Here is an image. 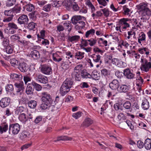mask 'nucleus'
<instances>
[{"label": "nucleus", "mask_w": 151, "mask_h": 151, "mask_svg": "<svg viewBox=\"0 0 151 151\" xmlns=\"http://www.w3.org/2000/svg\"><path fill=\"white\" fill-rule=\"evenodd\" d=\"M111 62L113 64H115L118 67H120L121 66L120 65L121 63H122V61L116 58H114L111 60Z\"/></svg>", "instance_id": "a19ab883"}, {"label": "nucleus", "mask_w": 151, "mask_h": 151, "mask_svg": "<svg viewBox=\"0 0 151 151\" xmlns=\"http://www.w3.org/2000/svg\"><path fill=\"white\" fill-rule=\"evenodd\" d=\"M26 10L27 11L31 12L34 11L35 10V6L31 4H28L26 5Z\"/></svg>", "instance_id": "864d4df0"}, {"label": "nucleus", "mask_w": 151, "mask_h": 151, "mask_svg": "<svg viewBox=\"0 0 151 151\" xmlns=\"http://www.w3.org/2000/svg\"><path fill=\"white\" fill-rule=\"evenodd\" d=\"M36 80L37 81L41 83L46 84L48 82L47 78L42 74L37 75Z\"/></svg>", "instance_id": "ddd939ff"}, {"label": "nucleus", "mask_w": 151, "mask_h": 151, "mask_svg": "<svg viewBox=\"0 0 151 151\" xmlns=\"http://www.w3.org/2000/svg\"><path fill=\"white\" fill-rule=\"evenodd\" d=\"M86 4L91 9V13H93L95 11V8L94 6L92 4L90 0H86Z\"/></svg>", "instance_id": "4c0bfd02"}, {"label": "nucleus", "mask_w": 151, "mask_h": 151, "mask_svg": "<svg viewBox=\"0 0 151 151\" xmlns=\"http://www.w3.org/2000/svg\"><path fill=\"white\" fill-rule=\"evenodd\" d=\"M101 73L102 76H104L106 79L109 78L110 76V71L106 69H103L101 70Z\"/></svg>", "instance_id": "c756f323"}, {"label": "nucleus", "mask_w": 151, "mask_h": 151, "mask_svg": "<svg viewBox=\"0 0 151 151\" xmlns=\"http://www.w3.org/2000/svg\"><path fill=\"white\" fill-rule=\"evenodd\" d=\"M84 52H81L80 51H77L75 53L74 58L77 60H81L84 57Z\"/></svg>", "instance_id": "5701e85b"}, {"label": "nucleus", "mask_w": 151, "mask_h": 151, "mask_svg": "<svg viewBox=\"0 0 151 151\" xmlns=\"http://www.w3.org/2000/svg\"><path fill=\"white\" fill-rule=\"evenodd\" d=\"M30 55L32 57L35 59H37L40 57L39 53L36 50H35L32 51L30 53Z\"/></svg>", "instance_id": "72a5a7b5"}, {"label": "nucleus", "mask_w": 151, "mask_h": 151, "mask_svg": "<svg viewBox=\"0 0 151 151\" xmlns=\"http://www.w3.org/2000/svg\"><path fill=\"white\" fill-rule=\"evenodd\" d=\"M146 40V35L143 32H141L139 35L138 39V42L141 44L142 41H145Z\"/></svg>", "instance_id": "c9c22d12"}, {"label": "nucleus", "mask_w": 151, "mask_h": 151, "mask_svg": "<svg viewBox=\"0 0 151 151\" xmlns=\"http://www.w3.org/2000/svg\"><path fill=\"white\" fill-rule=\"evenodd\" d=\"M29 106L32 109L35 108L36 106L37 102L34 100H31L28 102Z\"/></svg>", "instance_id": "09e8293b"}, {"label": "nucleus", "mask_w": 151, "mask_h": 151, "mask_svg": "<svg viewBox=\"0 0 151 151\" xmlns=\"http://www.w3.org/2000/svg\"><path fill=\"white\" fill-rule=\"evenodd\" d=\"M101 56L99 54H94L92 56V58L94 62L96 63L99 62L100 63H101Z\"/></svg>", "instance_id": "473e14b6"}, {"label": "nucleus", "mask_w": 151, "mask_h": 151, "mask_svg": "<svg viewBox=\"0 0 151 151\" xmlns=\"http://www.w3.org/2000/svg\"><path fill=\"white\" fill-rule=\"evenodd\" d=\"M10 62L12 65L14 67L17 66L18 64V61L15 58L11 59Z\"/></svg>", "instance_id": "e2e57ef3"}, {"label": "nucleus", "mask_w": 151, "mask_h": 151, "mask_svg": "<svg viewBox=\"0 0 151 151\" xmlns=\"http://www.w3.org/2000/svg\"><path fill=\"white\" fill-rule=\"evenodd\" d=\"M19 119L20 121L23 123H25L27 120V118L24 113L20 114L19 116Z\"/></svg>", "instance_id": "ea45409f"}, {"label": "nucleus", "mask_w": 151, "mask_h": 151, "mask_svg": "<svg viewBox=\"0 0 151 151\" xmlns=\"http://www.w3.org/2000/svg\"><path fill=\"white\" fill-rule=\"evenodd\" d=\"M14 85L16 88L15 94L20 97L22 94L24 89V84L23 82L19 83H15Z\"/></svg>", "instance_id": "20e7f679"}, {"label": "nucleus", "mask_w": 151, "mask_h": 151, "mask_svg": "<svg viewBox=\"0 0 151 151\" xmlns=\"http://www.w3.org/2000/svg\"><path fill=\"white\" fill-rule=\"evenodd\" d=\"M119 83L118 80L114 79L109 84V87L112 90L118 89L119 87Z\"/></svg>", "instance_id": "4468645a"}, {"label": "nucleus", "mask_w": 151, "mask_h": 151, "mask_svg": "<svg viewBox=\"0 0 151 151\" xmlns=\"http://www.w3.org/2000/svg\"><path fill=\"white\" fill-rule=\"evenodd\" d=\"M80 37V36L78 35H75L72 36H69L68 37V40L70 42L73 43L78 41Z\"/></svg>", "instance_id": "bb28decb"}, {"label": "nucleus", "mask_w": 151, "mask_h": 151, "mask_svg": "<svg viewBox=\"0 0 151 151\" xmlns=\"http://www.w3.org/2000/svg\"><path fill=\"white\" fill-rule=\"evenodd\" d=\"M73 83V81L71 78H67L63 82V85L70 89Z\"/></svg>", "instance_id": "f3484780"}, {"label": "nucleus", "mask_w": 151, "mask_h": 151, "mask_svg": "<svg viewBox=\"0 0 151 151\" xmlns=\"http://www.w3.org/2000/svg\"><path fill=\"white\" fill-rule=\"evenodd\" d=\"M131 23L134 26V27L137 29H141L140 26L143 25V20H140L139 19H131Z\"/></svg>", "instance_id": "9d476101"}, {"label": "nucleus", "mask_w": 151, "mask_h": 151, "mask_svg": "<svg viewBox=\"0 0 151 151\" xmlns=\"http://www.w3.org/2000/svg\"><path fill=\"white\" fill-rule=\"evenodd\" d=\"M88 44L91 47L93 46L96 45L97 43V40L93 38H91L90 39L88 40Z\"/></svg>", "instance_id": "603ef678"}, {"label": "nucleus", "mask_w": 151, "mask_h": 151, "mask_svg": "<svg viewBox=\"0 0 151 151\" xmlns=\"http://www.w3.org/2000/svg\"><path fill=\"white\" fill-rule=\"evenodd\" d=\"M10 102V99L9 97H4L1 99L0 101V106L4 108L9 106Z\"/></svg>", "instance_id": "9b49d317"}, {"label": "nucleus", "mask_w": 151, "mask_h": 151, "mask_svg": "<svg viewBox=\"0 0 151 151\" xmlns=\"http://www.w3.org/2000/svg\"><path fill=\"white\" fill-rule=\"evenodd\" d=\"M102 10L101 9L99 11L96 12L95 13L94 12L92 14L91 16L93 18V19H97L99 17H101L103 16V13L101 12Z\"/></svg>", "instance_id": "2f4dec72"}, {"label": "nucleus", "mask_w": 151, "mask_h": 151, "mask_svg": "<svg viewBox=\"0 0 151 151\" xmlns=\"http://www.w3.org/2000/svg\"><path fill=\"white\" fill-rule=\"evenodd\" d=\"M72 139V138H71L67 136H60L58 137L57 139L56 140H55L54 142H56L60 140H71Z\"/></svg>", "instance_id": "79ce46f5"}, {"label": "nucleus", "mask_w": 151, "mask_h": 151, "mask_svg": "<svg viewBox=\"0 0 151 151\" xmlns=\"http://www.w3.org/2000/svg\"><path fill=\"white\" fill-rule=\"evenodd\" d=\"M36 24L35 23L33 22H31L28 24L27 26V28L29 31L32 30L34 31L36 29Z\"/></svg>", "instance_id": "7c9ffc66"}, {"label": "nucleus", "mask_w": 151, "mask_h": 151, "mask_svg": "<svg viewBox=\"0 0 151 151\" xmlns=\"http://www.w3.org/2000/svg\"><path fill=\"white\" fill-rule=\"evenodd\" d=\"M149 101L147 99H145L142 100V108L145 110L148 109L149 107Z\"/></svg>", "instance_id": "412c9836"}, {"label": "nucleus", "mask_w": 151, "mask_h": 151, "mask_svg": "<svg viewBox=\"0 0 151 151\" xmlns=\"http://www.w3.org/2000/svg\"><path fill=\"white\" fill-rule=\"evenodd\" d=\"M70 89L67 88L65 86L62 84L60 88V93L62 96H64L69 91Z\"/></svg>", "instance_id": "6ab92c4d"}, {"label": "nucleus", "mask_w": 151, "mask_h": 151, "mask_svg": "<svg viewBox=\"0 0 151 151\" xmlns=\"http://www.w3.org/2000/svg\"><path fill=\"white\" fill-rule=\"evenodd\" d=\"M80 72L73 71L71 73V76L73 78H74L76 80L80 81L81 79L80 75Z\"/></svg>", "instance_id": "aec40b11"}, {"label": "nucleus", "mask_w": 151, "mask_h": 151, "mask_svg": "<svg viewBox=\"0 0 151 151\" xmlns=\"http://www.w3.org/2000/svg\"><path fill=\"white\" fill-rule=\"evenodd\" d=\"M81 19V16H75L72 17L71 21L73 24H77L79 20H80Z\"/></svg>", "instance_id": "a878e982"}, {"label": "nucleus", "mask_w": 151, "mask_h": 151, "mask_svg": "<svg viewBox=\"0 0 151 151\" xmlns=\"http://www.w3.org/2000/svg\"><path fill=\"white\" fill-rule=\"evenodd\" d=\"M2 41V45L3 46L4 48L7 47L9 45V38L7 37H4L1 40Z\"/></svg>", "instance_id": "cd10ccee"}, {"label": "nucleus", "mask_w": 151, "mask_h": 151, "mask_svg": "<svg viewBox=\"0 0 151 151\" xmlns=\"http://www.w3.org/2000/svg\"><path fill=\"white\" fill-rule=\"evenodd\" d=\"M141 62L142 64L140 68L142 70L147 72L151 68V63L146 59L141 58Z\"/></svg>", "instance_id": "f03ea898"}, {"label": "nucleus", "mask_w": 151, "mask_h": 151, "mask_svg": "<svg viewBox=\"0 0 151 151\" xmlns=\"http://www.w3.org/2000/svg\"><path fill=\"white\" fill-rule=\"evenodd\" d=\"M8 126L6 122L2 124L0 126V132L2 134L3 132H6L8 129Z\"/></svg>", "instance_id": "4be33fe9"}, {"label": "nucleus", "mask_w": 151, "mask_h": 151, "mask_svg": "<svg viewBox=\"0 0 151 151\" xmlns=\"http://www.w3.org/2000/svg\"><path fill=\"white\" fill-rule=\"evenodd\" d=\"M21 9V6L19 5H16L12 9V11L14 13L19 12Z\"/></svg>", "instance_id": "6e6d98bb"}, {"label": "nucleus", "mask_w": 151, "mask_h": 151, "mask_svg": "<svg viewBox=\"0 0 151 151\" xmlns=\"http://www.w3.org/2000/svg\"><path fill=\"white\" fill-rule=\"evenodd\" d=\"M121 123L125 126L127 125L128 127H129L131 130H133L134 129V126L132 124L131 122L129 120H127L126 122H122Z\"/></svg>", "instance_id": "4d7b16f0"}, {"label": "nucleus", "mask_w": 151, "mask_h": 151, "mask_svg": "<svg viewBox=\"0 0 151 151\" xmlns=\"http://www.w3.org/2000/svg\"><path fill=\"white\" fill-rule=\"evenodd\" d=\"M11 79L13 81H19L22 78V76L20 74L13 73L10 76Z\"/></svg>", "instance_id": "a211bd4d"}, {"label": "nucleus", "mask_w": 151, "mask_h": 151, "mask_svg": "<svg viewBox=\"0 0 151 151\" xmlns=\"http://www.w3.org/2000/svg\"><path fill=\"white\" fill-rule=\"evenodd\" d=\"M29 134L27 132L24 131L21 134L20 136V138L21 139H23L26 138L27 137H29Z\"/></svg>", "instance_id": "de8ad7c7"}, {"label": "nucleus", "mask_w": 151, "mask_h": 151, "mask_svg": "<svg viewBox=\"0 0 151 151\" xmlns=\"http://www.w3.org/2000/svg\"><path fill=\"white\" fill-rule=\"evenodd\" d=\"M81 76L82 78H91V75L88 73L86 70L83 69L82 70L81 72Z\"/></svg>", "instance_id": "393cba45"}, {"label": "nucleus", "mask_w": 151, "mask_h": 151, "mask_svg": "<svg viewBox=\"0 0 151 151\" xmlns=\"http://www.w3.org/2000/svg\"><path fill=\"white\" fill-rule=\"evenodd\" d=\"M83 68V65L82 64H78L76 65L73 71L78 72H81Z\"/></svg>", "instance_id": "0e129e2a"}, {"label": "nucleus", "mask_w": 151, "mask_h": 151, "mask_svg": "<svg viewBox=\"0 0 151 151\" xmlns=\"http://www.w3.org/2000/svg\"><path fill=\"white\" fill-rule=\"evenodd\" d=\"M123 74L124 76L129 79H133L135 76L133 70L129 68H126L124 70Z\"/></svg>", "instance_id": "0eeeda50"}, {"label": "nucleus", "mask_w": 151, "mask_h": 151, "mask_svg": "<svg viewBox=\"0 0 151 151\" xmlns=\"http://www.w3.org/2000/svg\"><path fill=\"white\" fill-rule=\"evenodd\" d=\"M91 78L95 80H98L99 78V74L96 72H93L91 75Z\"/></svg>", "instance_id": "052dcab7"}, {"label": "nucleus", "mask_w": 151, "mask_h": 151, "mask_svg": "<svg viewBox=\"0 0 151 151\" xmlns=\"http://www.w3.org/2000/svg\"><path fill=\"white\" fill-rule=\"evenodd\" d=\"M18 68L19 70L22 72H26L28 69L27 64L25 62H22L20 63Z\"/></svg>", "instance_id": "dca6fc26"}, {"label": "nucleus", "mask_w": 151, "mask_h": 151, "mask_svg": "<svg viewBox=\"0 0 151 151\" xmlns=\"http://www.w3.org/2000/svg\"><path fill=\"white\" fill-rule=\"evenodd\" d=\"M148 4L146 2L141 3L137 5L136 7L138 9L140 10V13H141L148 7Z\"/></svg>", "instance_id": "2eb2a0df"}, {"label": "nucleus", "mask_w": 151, "mask_h": 151, "mask_svg": "<svg viewBox=\"0 0 151 151\" xmlns=\"http://www.w3.org/2000/svg\"><path fill=\"white\" fill-rule=\"evenodd\" d=\"M129 90L128 87L125 85H121L118 88V91L120 92H126Z\"/></svg>", "instance_id": "b1692460"}, {"label": "nucleus", "mask_w": 151, "mask_h": 151, "mask_svg": "<svg viewBox=\"0 0 151 151\" xmlns=\"http://www.w3.org/2000/svg\"><path fill=\"white\" fill-rule=\"evenodd\" d=\"M41 100L43 103L47 104H51L52 101L51 96L48 93L46 92L41 93Z\"/></svg>", "instance_id": "7ed1b4c3"}, {"label": "nucleus", "mask_w": 151, "mask_h": 151, "mask_svg": "<svg viewBox=\"0 0 151 151\" xmlns=\"http://www.w3.org/2000/svg\"><path fill=\"white\" fill-rule=\"evenodd\" d=\"M117 117L118 119L121 121L125 120L127 118L126 116L122 113H119Z\"/></svg>", "instance_id": "774afa93"}, {"label": "nucleus", "mask_w": 151, "mask_h": 151, "mask_svg": "<svg viewBox=\"0 0 151 151\" xmlns=\"http://www.w3.org/2000/svg\"><path fill=\"white\" fill-rule=\"evenodd\" d=\"M136 80L137 81L136 85L138 86H139L143 83V80L142 77L139 75V76H137V77Z\"/></svg>", "instance_id": "8fccbe9b"}, {"label": "nucleus", "mask_w": 151, "mask_h": 151, "mask_svg": "<svg viewBox=\"0 0 151 151\" xmlns=\"http://www.w3.org/2000/svg\"><path fill=\"white\" fill-rule=\"evenodd\" d=\"M10 38L13 41H16L17 40L18 42L19 41V40L21 39L20 36L17 34L12 35Z\"/></svg>", "instance_id": "3c124183"}, {"label": "nucleus", "mask_w": 151, "mask_h": 151, "mask_svg": "<svg viewBox=\"0 0 151 151\" xmlns=\"http://www.w3.org/2000/svg\"><path fill=\"white\" fill-rule=\"evenodd\" d=\"M20 130V127L18 123L12 124L9 126V132H12L14 134H17L19 132Z\"/></svg>", "instance_id": "423d86ee"}, {"label": "nucleus", "mask_w": 151, "mask_h": 151, "mask_svg": "<svg viewBox=\"0 0 151 151\" xmlns=\"http://www.w3.org/2000/svg\"><path fill=\"white\" fill-rule=\"evenodd\" d=\"M95 32V30L94 29H91L86 32L85 34V36L86 38L91 37V36H93L94 35Z\"/></svg>", "instance_id": "f704fd0d"}, {"label": "nucleus", "mask_w": 151, "mask_h": 151, "mask_svg": "<svg viewBox=\"0 0 151 151\" xmlns=\"http://www.w3.org/2000/svg\"><path fill=\"white\" fill-rule=\"evenodd\" d=\"M93 122V121L92 119L88 117H86L81 124V127L87 128L92 124Z\"/></svg>", "instance_id": "f8f14e48"}, {"label": "nucleus", "mask_w": 151, "mask_h": 151, "mask_svg": "<svg viewBox=\"0 0 151 151\" xmlns=\"http://www.w3.org/2000/svg\"><path fill=\"white\" fill-rule=\"evenodd\" d=\"M53 60L54 61L59 62L62 60L61 58L56 53L52 54Z\"/></svg>", "instance_id": "c03bdc74"}, {"label": "nucleus", "mask_w": 151, "mask_h": 151, "mask_svg": "<svg viewBox=\"0 0 151 151\" xmlns=\"http://www.w3.org/2000/svg\"><path fill=\"white\" fill-rule=\"evenodd\" d=\"M71 7L73 8V10L75 11H77L79 10L80 8L78 4L74 1H73Z\"/></svg>", "instance_id": "680f3d73"}, {"label": "nucleus", "mask_w": 151, "mask_h": 151, "mask_svg": "<svg viewBox=\"0 0 151 151\" xmlns=\"http://www.w3.org/2000/svg\"><path fill=\"white\" fill-rule=\"evenodd\" d=\"M4 32L8 35H12L16 33L15 30L12 29L8 27L4 29Z\"/></svg>", "instance_id": "37998d69"}, {"label": "nucleus", "mask_w": 151, "mask_h": 151, "mask_svg": "<svg viewBox=\"0 0 151 151\" xmlns=\"http://www.w3.org/2000/svg\"><path fill=\"white\" fill-rule=\"evenodd\" d=\"M31 84L33 86L36 91H39L41 90L42 88L41 86L35 82H32Z\"/></svg>", "instance_id": "58836bf2"}, {"label": "nucleus", "mask_w": 151, "mask_h": 151, "mask_svg": "<svg viewBox=\"0 0 151 151\" xmlns=\"http://www.w3.org/2000/svg\"><path fill=\"white\" fill-rule=\"evenodd\" d=\"M55 102V105L57 106V108H59L62 106L63 101L62 100L60 101L59 97L58 96L56 97Z\"/></svg>", "instance_id": "a18cd8bd"}, {"label": "nucleus", "mask_w": 151, "mask_h": 151, "mask_svg": "<svg viewBox=\"0 0 151 151\" xmlns=\"http://www.w3.org/2000/svg\"><path fill=\"white\" fill-rule=\"evenodd\" d=\"M144 146L145 148L147 150L151 149V139H147L145 142Z\"/></svg>", "instance_id": "c85d7f7f"}, {"label": "nucleus", "mask_w": 151, "mask_h": 151, "mask_svg": "<svg viewBox=\"0 0 151 151\" xmlns=\"http://www.w3.org/2000/svg\"><path fill=\"white\" fill-rule=\"evenodd\" d=\"M6 90L7 93L11 92L14 90L13 86L11 84H8L6 87Z\"/></svg>", "instance_id": "13d9d810"}, {"label": "nucleus", "mask_w": 151, "mask_h": 151, "mask_svg": "<svg viewBox=\"0 0 151 151\" xmlns=\"http://www.w3.org/2000/svg\"><path fill=\"white\" fill-rule=\"evenodd\" d=\"M8 27H10L12 29L16 30L18 29L17 25L13 22H9L8 24Z\"/></svg>", "instance_id": "bf43d9fd"}, {"label": "nucleus", "mask_w": 151, "mask_h": 151, "mask_svg": "<svg viewBox=\"0 0 151 151\" xmlns=\"http://www.w3.org/2000/svg\"><path fill=\"white\" fill-rule=\"evenodd\" d=\"M62 0H55L52 4L53 6L58 7L60 6L62 4Z\"/></svg>", "instance_id": "5fc2aeb1"}, {"label": "nucleus", "mask_w": 151, "mask_h": 151, "mask_svg": "<svg viewBox=\"0 0 151 151\" xmlns=\"http://www.w3.org/2000/svg\"><path fill=\"white\" fill-rule=\"evenodd\" d=\"M29 21L27 16L25 14L21 15L17 19L18 23L19 24H27Z\"/></svg>", "instance_id": "1a4fd4ad"}, {"label": "nucleus", "mask_w": 151, "mask_h": 151, "mask_svg": "<svg viewBox=\"0 0 151 151\" xmlns=\"http://www.w3.org/2000/svg\"><path fill=\"white\" fill-rule=\"evenodd\" d=\"M16 2V0H7L6 1V6H10L14 5Z\"/></svg>", "instance_id": "338daca9"}, {"label": "nucleus", "mask_w": 151, "mask_h": 151, "mask_svg": "<svg viewBox=\"0 0 151 151\" xmlns=\"http://www.w3.org/2000/svg\"><path fill=\"white\" fill-rule=\"evenodd\" d=\"M30 84H28L26 89V93L27 95H31L33 93L34 90L32 87L30 86Z\"/></svg>", "instance_id": "e433bc0d"}, {"label": "nucleus", "mask_w": 151, "mask_h": 151, "mask_svg": "<svg viewBox=\"0 0 151 151\" xmlns=\"http://www.w3.org/2000/svg\"><path fill=\"white\" fill-rule=\"evenodd\" d=\"M123 106L126 109H130L131 107V103L129 101H126L123 104Z\"/></svg>", "instance_id": "69168bd1"}, {"label": "nucleus", "mask_w": 151, "mask_h": 151, "mask_svg": "<svg viewBox=\"0 0 151 151\" xmlns=\"http://www.w3.org/2000/svg\"><path fill=\"white\" fill-rule=\"evenodd\" d=\"M131 19L127 18H123L120 19L117 25H120L122 30H125L130 27Z\"/></svg>", "instance_id": "f257e3e1"}, {"label": "nucleus", "mask_w": 151, "mask_h": 151, "mask_svg": "<svg viewBox=\"0 0 151 151\" xmlns=\"http://www.w3.org/2000/svg\"><path fill=\"white\" fill-rule=\"evenodd\" d=\"M25 109L22 106L18 107L15 109V114L17 115L23 112L24 110Z\"/></svg>", "instance_id": "49530a36"}, {"label": "nucleus", "mask_w": 151, "mask_h": 151, "mask_svg": "<svg viewBox=\"0 0 151 151\" xmlns=\"http://www.w3.org/2000/svg\"><path fill=\"white\" fill-rule=\"evenodd\" d=\"M40 71L44 74L49 75L52 73L51 66L48 65H43L41 66Z\"/></svg>", "instance_id": "39448f33"}, {"label": "nucleus", "mask_w": 151, "mask_h": 151, "mask_svg": "<svg viewBox=\"0 0 151 151\" xmlns=\"http://www.w3.org/2000/svg\"><path fill=\"white\" fill-rule=\"evenodd\" d=\"M142 17L140 19L143 20V22H146L149 17L151 16V11L148 8L141 13Z\"/></svg>", "instance_id": "6e6552de"}]
</instances>
